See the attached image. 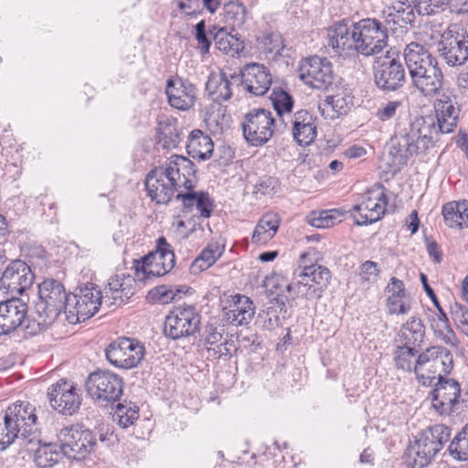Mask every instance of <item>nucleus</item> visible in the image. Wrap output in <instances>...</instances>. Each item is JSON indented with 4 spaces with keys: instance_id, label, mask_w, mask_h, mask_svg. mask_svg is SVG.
I'll return each mask as SVG.
<instances>
[{
    "instance_id": "1",
    "label": "nucleus",
    "mask_w": 468,
    "mask_h": 468,
    "mask_svg": "<svg viewBox=\"0 0 468 468\" xmlns=\"http://www.w3.org/2000/svg\"><path fill=\"white\" fill-rule=\"evenodd\" d=\"M383 14V25L376 18H365L355 23L342 19L327 31L328 46L337 54L356 51L365 57L375 56L388 46V27L393 32H406L415 20L414 6L409 0H394Z\"/></svg>"
},
{
    "instance_id": "2",
    "label": "nucleus",
    "mask_w": 468,
    "mask_h": 468,
    "mask_svg": "<svg viewBox=\"0 0 468 468\" xmlns=\"http://www.w3.org/2000/svg\"><path fill=\"white\" fill-rule=\"evenodd\" d=\"M433 106L436 120L432 117L416 118L391 140L389 154L399 164H404L412 155L425 153L438 140L439 133H450L456 128L461 105L452 90H441Z\"/></svg>"
},
{
    "instance_id": "3",
    "label": "nucleus",
    "mask_w": 468,
    "mask_h": 468,
    "mask_svg": "<svg viewBox=\"0 0 468 468\" xmlns=\"http://www.w3.org/2000/svg\"><path fill=\"white\" fill-rule=\"evenodd\" d=\"M35 408L28 402L18 401L0 412V452L6 450L16 440L21 446L39 444Z\"/></svg>"
},
{
    "instance_id": "4",
    "label": "nucleus",
    "mask_w": 468,
    "mask_h": 468,
    "mask_svg": "<svg viewBox=\"0 0 468 468\" xmlns=\"http://www.w3.org/2000/svg\"><path fill=\"white\" fill-rule=\"evenodd\" d=\"M71 299L62 282L46 279L38 284V300L35 303L32 320L26 326L27 334L36 335L52 324L59 314H69Z\"/></svg>"
},
{
    "instance_id": "5",
    "label": "nucleus",
    "mask_w": 468,
    "mask_h": 468,
    "mask_svg": "<svg viewBox=\"0 0 468 468\" xmlns=\"http://www.w3.org/2000/svg\"><path fill=\"white\" fill-rule=\"evenodd\" d=\"M403 56L413 86L425 97L438 95L444 78L437 59L415 42L406 46Z\"/></svg>"
},
{
    "instance_id": "6",
    "label": "nucleus",
    "mask_w": 468,
    "mask_h": 468,
    "mask_svg": "<svg viewBox=\"0 0 468 468\" xmlns=\"http://www.w3.org/2000/svg\"><path fill=\"white\" fill-rule=\"evenodd\" d=\"M307 253H302L298 269L294 271L297 285V296L306 300L319 299L328 287L331 281V271L319 264H307Z\"/></svg>"
},
{
    "instance_id": "7",
    "label": "nucleus",
    "mask_w": 468,
    "mask_h": 468,
    "mask_svg": "<svg viewBox=\"0 0 468 468\" xmlns=\"http://www.w3.org/2000/svg\"><path fill=\"white\" fill-rule=\"evenodd\" d=\"M452 369V356L442 346H431L419 355L414 364L418 381L423 386H431L435 379L443 378Z\"/></svg>"
},
{
    "instance_id": "8",
    "label": "nucleus",
    "mask_w": 468,
    "mask_h": 468,
    "mask_svg": "<svg viewBox=\"0 0 468 468\" xmlns=\"http://www.w3.org/2000/svg\"><path fill=\"white\" fill-rule=\"evenodd\" d=\"M437 52L450 67L463 65L468 60V30L460 23H452L441 33Z\"/></svg>"
},
{
    "instance_id": "9",
    "label": "nucleus",
    "mask_w": 468,
    "mask_h": 468,
    "mask_svg": "<svg viewBox=\"0 0 468 468\" xmlns=\"http://www.w3.org/2000/svg\"><path fill=\"white\" fill-rule=\"evenodd\" d=\"M373 73L377 87L384 91H395L406 81L404 66L399 52L394 48L375 58Z\"/></svg>"
},
{
    "instance_id": "10",
    "label": "nucleus",
    "mask_w": 468,
    "mask_h": 468,
    "mask_svg": "<svg viewBox=\"0 0 468 468\" xmlns=\"http://www.w3.org/2000/svg\"><path fill=\"white\" fill-rule=\"evenodd\" d=\"M59 448L64 455L72 460H84L94 452L97 440L89 429L72 425L60 430L58 434Z\"/></svg>"
},
{
    "instance_id": "11",
    "label": "nucleus",
    "mask_w": 468,
    "mask_h": 468,
    "mask_svg": "<svg viewBox=\"0 0 468 468\" xmlns=\"http://www.w3.org/2000/svg\"><path fill=\"white\" fill-rule=\"evenodd\" d=\"M175 266V254L171 245L165 237L156 240V250L144 256L142 262L135 265L136 276L139 280L160 277L168 273Z\"/></svg>"
},
{
    "instance_id": "12",
    "label": "nucleus",
    "mask_w": 468,
    "mask_h": 468,
    "mask_svg": "<svg viewBox=\"0 0 468 468\" xmlns=\"http://www.w3.org/2000/svg\"><path fill=\"white\" fill-rule=\"evenodd\" d=\"M200 315L193 305L175 307L165 321L164 332L171 339L177 340L194 335L199 331Z\"/></svg>"
},
{
    "instance_id": "13",
    "label": "nucleus",
    "mask_w": 468,
    "mask_h": 468,
    "mask_svg": "<svg viewBox=\"0 0 468 468\" xmlns=\"http://www.w3.org/2000/svg\"><path fill=\"white\" fill-rule=\"evenodd\" d=\"M122 378L109 370L95 371L86 381L88 394L98 402H115L122 396Z\"/></svg>"
},
{
    "instance_id": "14",
    "label": "nucleus",
    "mask_w": 468,
    "mask_h": 468,
    "mask_svg": "<svg viewBox=\"0 0 468 468\" xmlns=\"http://www.w3.org/2000/svg\"><path fill=\"white\" fill-rule=\"evenodd\" d=\"M105 355L112 365L130 369L137 367L144 359L145 348L137 339L120 337L108 346Z\"/></svg>"
},
{
    "instance_id": "15",
    "label": "nucleus",
    "mask_w": 468,
    "mask_h": 468,
    "mask_svg": "<svg viewBox=\"0 0 468 468\" xmlns=\"http://www.w3.org/2000/svg\"><path fill=\"white\" fill-rule=\"evenodd\" d=\"M274 122L270 111L261 108L251 110L242 122L245 140L252 146L263 145L273 135Z\"/></svg>"
},
{
    "instance_id": "16",
    "label": "nucleus",
    "mask_w": 468,
    "mask_h": 468,
    "mask_svg": "<svg viewBox=\"0 0 468 468\" xmlns=\"http://www.w3.org/2000/svg\"><path fill=\"white\" fill-rule=\"evenodd\" d=\"M387 205L388 198L385 188L378 186L377 188L368 190L363 196V200L353 207L351 215L356 225H368L382 218Z\"/></svg>"
},
{
    "instance_id": "17",
    "label": "nucleus",
    "mask_w": 468,
    "mask_h": 468,
    "mask_svg": "<svg viewBox=\"0 0 468 468\" xmlns=\"http://www.w3.org/2000/svg\"><path fill=\"white\" fill-rule=\"evenodd\" d=\"M74 305L69 306L67 319L69 323L84 322L93 316L104 303L102 292L93 283L80 288V292L72 296Z\"/></svg>"
},
{
    "instance_id": "18",
    "label": "nucleus",
    "mask_w": 468,
    "mask_h": 468,
    "mask_svg": "<svg viewBox=\"0 0 468 468\" xmlns=\"http://www.w3.org/2000/svg\"><path fill=\"white\" fill-rule=\"evenodd\" d=\"M298 72L306 85L317 90H327L334 80L333 66L326 58L313 56L303 59Z\"/></svg>"
},
{
    "instance_id": "19",
    "label": "nucleus",
    "mask_w": 468,
    "mask_h": 468,
    "mask_svg": "<svg viewBox=\"0 0 468 468\" xmlns=\"http://www.w3.org/2000/svg\"><path fill=\"white\" fill-rule=\"evenodd\" d=\"M231 79L236 85L242 84L244 89L254 96H263L270 90L272 76L270 69L261 63H248L239 71L232 73Z\"/></svg>"
},
{
    "instance_id": "20",
    "label": "nucleus",
    "mask_w": 468,
    "mask_h": 468,
    "mask_svg": "<svg viewBox=\"0 0 468 468\" xmlns=\"http://www.w3.org/2000/svg\"><path fill=\"white\" fill-rule=\"evenodd\" d=\"M47 395L51 408L62 415H73L81 404L80 390L63 378L52 384Z\"/></svg>"
},
{
    "instance_id": "21",
    "label": "nucleus",
    "mask_w": 468,
    "mask_h": 468,
    "mask_svg": "<svg viewBox=\"0 0 468 468\" xmlns=\"http://www.w3.org/2000/svg\"><path fill=\"white\" fill-rule=\"evenodd\" d=\"M145 188L150 198L156 204H168L180 189L175 177L168 175L165 166L151 170L145 178Z\"/></svg>"
},
{
    "instance_id": "22",
    "label": "nucleus",
    "mask_w": 468,
    "mask_h": 468,
    "mask_svg": "<svg viewBox=\"0 0 468 468\" xmlns=\"http://www.w3.org/2000/svg\"><path fill=\"white\" fill-rule=\"evenodd\" d=\"M35 280L31 267L21 260L12 261L4 270L0 287L22 294L31 288Z\"/></svg>"
},
{
    "instance_id": "23",
    "label": "nucleus",
    "mask_w": 468,
    "mask_h": 468,
    "mask_svg": "<svg viewBox=\"0 0 468 468\" xmlns=\"http://www.w3.org/2000/svg\"><path fill=\"white\" fill-rule=\"evenodd\" d=\"M27 304L20 298H11L0 303V336L8 335L25 323L32 320L27 315Z\"/></svg>"
},
{
    "instance_id": "24",
    "label": "nucleus",
    "mask_w": 468,
    "mask_h": 468,
    "mask_svg": "<svg viewBox=\"0 0 468 468\" xmlns=\"http://www.w3.org/2000/svg\"><path fill=\"white\" fill-rule=\"evenodd\" d=\"M460 392V385L456 380L440 378L431 391L433 409L441 415L450 414L458 402Z\"/></svg>"
},
{
    "instance_id": "25",
    "label": "nucleus",
    "mask_w": 468,
    "mask_h": 468,
    "mask_svg": "<svg viewBox=\"0 0 468 468\" xmlns=\"http://www.w3.org/2000/svg\"><path fill=\"white\" fill-rule=\"evenodd\" d=\"M134 282L135 281L131 275L124 273L112 276L102 292L104 304L111 307L125 303L134 293Z\"/></svg>"
},
{
    "instance_id": "26",
    "label": "nucleus",
    "mask_w": 468,
    "mask_h": 468,
    "mask_svg": "<svg viewBox=\"0 0 468 468\" xmlns=\"http://www.w3.org/2000/svg\"><path fill=\"white\" fill-rule=\"evenodd\" d=\"M170 106L180 111H187L194 106L197 88L188 80H168L165 89Z\"/></svg>"
},
{
    "instance_id": "27",
    "label": "nucleus",
    "mask_w": 468,
    "mask_h": 468,
    "mask_svg": "<svg viewBox=\"0 0 468 468\" xmlns=\"http://www.w3.org/2000/svg\"><path fill=\"white\" fill-rule=\"evenodd\" d=\"M451 431L449 427L443 424H436L423 431L415 440L414 443L422 452H427L428 457L433 460L443 445L449 441Z\"/></svg>"
},
{
    "instance_id": "28",
    "label": "nucleus",
    "mask_w": 468,
    "mask_h": 468,
    "mask_svg": "<svg viewBox=\"0 0 468 468\" xmlns=\"http://www.w3.org/2000/svg\"><path fill=\"white\" fill-rule=\"evenodd\" d=\"M292 133L300 145H309L316 137L314 116L306 110L296 112L292 117Z\"/></svg>"
},
{
    "instance_id": "29",
    "label": "nucleus",
    "mask_w": 468,
    "mask_h": 468,
    "mask_svg": "<svg viewBox=\"0 0 468 468\" xmlns=\"http://www.w3.org/2000/svg\"><path fill=\"white\" fill-rule=\"evenodd\" d=\"M168 175L175 177V181L179 188H193L191 176H194V164L186 157L182 155H172L165 165Z\"/></svg>"
},
{
    "instance_id": "30",
    "label": "nucleus",
    "mask_w": 468,
    "mask_h": 468,
    "mask_svg": "<svg viewBox=\"0 0 468 468\" xmlns=\"http://www.w3.org/2000/svg\"><path fill=\"white\" fill-rule=\"evenodd\" d=\"M227 72L211 73L206 83L208 97L217 103L229 101L232 96V86L236 82Z\"/></svg>"
},
{
    "instance_id": "31",
    "label": "nucleus",
    "mask_w": 468,
    "mask_h": 468,
    "mask_svg": "<svg viewBox=\"0 0 468 468\" xmlns=\"http://www.w3.org/2000/svg\"><path fill=\"white\" fill-rule=\"evenodd\" d=\"M353 106V97L346 90L326 96L319 105V110L326 119L334 120L339 115L346 114Z\"/></svg>"
},
{
    "instance_id": "32",
    "label": "nucleus",
    "mask_w": 468,
    "mask_h": 468,
    "mask_svg": "<svg viewBox=\"0 0 468 468\" xmlns=\"http://www.w3.org/2000/svg\"><path fill=\"white\" fill-rule=\"evenodd\" d=\"M255 307L252 301L245 295H236L229 310L227 312L228 321L235 325H246L254 317Z\"/></svg>"
},
{
    "instance_id": "33",
    "label": "nucleus",
    "mask_w": 468,
    "mask_h": 468,
    "mask_svg": "<svg viewBox=\"0 0 468 468\" xmlns=\"http://www.w3.org/2000/svg\"><path fill=\"white\" fill-rule=\"evenodd\" d=\"M424 336L425 326L422 321L416 316H411L401 325L395 341L397 344L414 346L417 348L423 342Z\"/></svg>"
},
{
    "instance_id": "34",
    "label": "nucleus",
    "mask_w": 468,
    "mask_h": 468,
    "mask_svg": "<svg viewBox=\"0 0 468 468\" xmlns=\"http://www.w3.org/2000/svg\"><path fill=\"white\" fill-rule=\"evenodd\" d=\"M181 142L177 122L174 118L161 117L158 120L157 144L165 150H173Z\"/></svg>"
},
{
    "instance_id": "35",
    "label": "nucleus",
    "mask_w": 468,
    "mask_h": 468,
    "mask_svg": "<svg viewBox=\"0 0 468 468\" xmlns=\"http://www.w3.org/2000/svg\"><path fill=\"white\" fill-rule=\"evenodd\" d=\"M225 245L218 240H211L202 250L197 258L190 265V272L197 274L211 267L223 254Z\"/></svg>"
},
{
    "instance_id": "36",
    "label": "nucleus",
    "mask_w": 468,
    "mask_h": 468,
    "mask_svg": "<svg viewBox=\"0 0 468 468\" xmlns=\"http://www.w3.org/2000/svg\"><path fill=\"white\" fill-rule=\"evenodd\" d=\"M213 148L211 138L200 130H194L188 135L186 149L193 158L207 160L211 157Z\"/></svg>"
},
{
    "instance_id": "37",
    "label": "nucleus",
    "mask_w": 468,
    "mask_h": 468,
    "mask_svg": "<svg viewBox=\"0 0 468 468\" xmlns=\"http://www.w3.org/2000/svg\"><path fill=\"white\" fill-rule=\"evenodd\" d=\"M442 216L450 228L468 227V201H452L442 207Z\"/></svg>"
},
{
    "instance_id": "38",
    "label": "nucleus",
    "mask_w": 468,
    "mask_h": 468,
    "mask_svg": "<svg viewBox=\"0 0 468 468\" xmlns=\"http://www.w3.org/2000/svg\"><path fill=\"white\" fill-rule=\"evenodd\" d=\"M65 456L63 451L55 443L39 445L35 452L34 462L38 468H51Z\"/></svg>"
},
{
    "instance_id": "39",
    "label": "nucleus",
    "mask_w": 468,
    "mask_h": 468,
    "mask_svg": "<svg viewBox=\"0 0 468 468\" xmlns=\"http://www.w3.org/2000/svg\"><path fill=\"white\" fill-rule=\"evenodd\" d=\"M210 34L213 32L210 30ZM214 40L218 50L234 56L243 50L244 46L236 36L227 33L225 28L221 27L214 33Z\"/></svg>"
},
{
    "instance_id": "40",
    "label": "nucleus",
    "mask_w": 468,
    "mask_h": 468,
    "mask_svg": "<svg viewBox=\"0 0 468 468\" xmlns=\"http://www.w3.org/2000/svg\"><path fill=\"white\" fill-rule=\"evenodd\" d=\"M264 286L272 293H277L278 295L287 292L292 297H298L296 280L293 278L292 282H288L287 278L281 273H273L266 277Z\"/></svg>"
},
{
    "instance_id": "41",
    "label": "nucleus",
    "mask_w": 468,
    "mask_h": 468,
    "mask_svg": "<svg viewBox=\"0 0 468 468\" xmlns=\"http://www.w3.org/2000/svg\"><path fill=\"white\" fill-rule=\"evenodd\" d=\"M280 310L278 303H270L265 309L258 314L256 323L265 330H273L281 325Z\"/></svg>"
},
{
    "instance_id": "42",
    "label": "nucleus",
    "mask_w": 468,
    "mask_h": 468,
    "mask_svg": "<svg viewBox=\"0 0 468 468\" xmlns=\"http://www.w3.org/2000/svg\"><path fill=\"white\" fill-rule=\"evenodd\" d=\"M416 354L417 350L414 346L397 344V349L395 351L394 356L397 368L408 372L414 369Z\"/></svg>"
},
{
    "instance_id": "43",
    "label": "nucleus",
    "mask_w": 468,
    "mask_h": 468,
    "mask_svg": "<svg viewBox=\"0 0 468 468\" xmlns=\"http://www.w3.org/2000/svg\"><path fill=\"white\" fill-rule=\"evenodd\" d=\"M224 20L227 24L235 27H241L245 20L247 10L246 7L237 1H229L224 5Z\"/></svg>"
},
{
    "instance_id": "44",
    "label": "nucleus",
    "mask_w": 468,
    "mask_h": 468,
    "mask_svg": "<svg viewBox=\"0 0 468 468\" xmlns=\"http://www.w3.org/2000/svg\"><path fill=\"white\" fill-rule=\"evenodd\" d=\"M341 216L342 214L336 209L314 211L309 215L308 222L316 229H326L340 222L341 219L339 218Z\"/></svg>"
},
{
    "instance_id": "45",
    "label": "nucleus",
    "mask_w": 468,
    "mask_h": 468,
    "mask_svg": "<svg viewBox=\"0 0 468 468\" xmlns=\"http://www.w3.org/2000/svg\"><path fill=\"white\" fill-rule=\"evenodd\" d=\"M114 416L118 419L119 425L125 429L133 425V422L138 419L139 409L135 404L132 402L125 404L118 403Z\"/></svg>"
},
{
    "instance_id": "46",
    "label": "nucleus",
    "mask_w": 468,
    "mask_h": 468,
    "mask_svg": "<svg viewBox=\"0 0 468 468\" xmlns=\"http://www.w3.org/2000/svg\"><path fill=\"white\" fill-rule=\"evenodd\" d=\"M271 100L276 113L282 117L283 113H290L293 107L292 97L280 88L272 90Z\"/></svg>"
},
{
    "instance_id": "47",
    "label": "nucleus",
    "mask_w": 468,
    "mask_h": 468,
    "mask_svg": "<svg viewBox=\"0 0 468 468\" xmlns=\"http://www.w3.org/2000/svg\"><path fill=\"white\" fill-rule=\"evenodd\" d=\"M431 459L428 457L416 443L410 444L406 452V462L411 468H424L431 463Z\"/></svg>"
},
{
    "instance_id": "48",
    "label": "nucleus",
    "mask_w": 468,
    "mask_h": 468,
    "mask_svg": "<svg viewBox=\"0 0 468 468\" xmlns=\"http://www.w3.org/2000/svg\"><path fill=\"white\" fill-rule=\"evenodd\" d=\"M449 452L455 460H468V437L462 431L451 441Z\"/></svg>"
},
{
    "instance_id": "49",
    "label": "nucleus",
    "mask_w": 468,
    "mask_h": 468,
    "mask_svg": "<svg viewBox=\"0 0 468 468\" xmlns=\"http://www.w3.org/2000/svg\"><path fill=\"white\" fill-rule=\"evenodd\" d=\"M450 313L457 326L468 336V307L454 303L451 305Z\"/></svg>"
},
{
    "instance_id": "50",
    "label": "nucleus",
    "mask_w": 468,
    "mask_h": 468,
    "mask_svg": "<svg viewBox=\"0 0 468 468\" xmlns=\"http://www.w3.org/2000/svg\"><path fill=\"white\" fill-rule=\"evenodd\" d=\"M380 273L378 264L372 261H366L359 267V278L363 282L374 283Z\"/></svg>"
},
{
    "instance_id": "51",
    "label": "nucleus",
    "mask_w": 468,
    "mask_h": 468,
    "mask_svg": "<svg viewBox=\"0 0 468 468\" xmlns=\"http://www.w3.org/2000/svg\"><path fill=\"white\" fill-rule=\"evenodd\" d=\"M386 302L389 314H406L411 308L410 301L407 296L405 298L387 299Z\"/></svg>"
},
{
    "instance_id": "52",
    "label": "nucleus",
    "mask_w": 468,
    "mask_h": 468,
    "mask_svg": "<svg viewBox=\"0 0 468 468\" xmlns=\"http://www.w3.org/2000/svg\"><path fill=\"white\" fill-rule=\"evenodd\" d=\"M197 210L202 218H209L214 208L213 200L209 197L206 192H199L197 200H196Z\"/></svg>"
},
{
    "instance_id": "53",
    "label": "nucleus",
    "mask_w": 468,
    "mask_h": 468,
    "mask_svg": "<svg viewBox=\"0 0 468 468\" xmlns=\"http://www.w3.org/2000/svg\"><path fill=\"white\" fill-rule=\"evenodd\" d=\"M195 37L198 43V48L200 49V52L202 54H207L209 51V48L211 45V42L209 38L207 37V32H206V23L204 20L199 21L195 26Z\"/></svg>"
},
{
    "instance_id": "54",
    "label": "nucleus",
    "mask_w": 468,
    "mask_h": 468,
    "mask_svg": "<svg viewBox=\"0 0 468 468\" xmlns=\"http://www.w3.org/2000/svg\"><path fill=\"white\" fill-rule=\"evenodd\" d=\"M385 290L388 293L387 299L405 298L407 296L404 282L396 277L390 278Z\"/></svg>"
},
{
    "instance_id": "55",
    "label": "nucleus",
    "mask_w": 468,
    "mask_h": 468,
    "mask_svg": "<svg viewBox=\"0 0 468 468\" xmlns=\"http://www.w3.org/2000/svg\"><path fill=\"white\" fill-rule=\"evenodd\" d=\"M185 190L186 192L180 188L176 195V200H181L184 211L186 212L196 207V200H197L199 192H195L192 188Z\"/></svg>"
},
{
    "instance_id": "56",
    "label": "nucleus",
    "mask_w": 468,
    "mask_h": 468,
    "mask_svg": "<svg viewBox=\"0 0 468 468\" xmlns=\"http://www.w3.org/2000/svg\"><path fill=\"white\" fill-rule=\"evenodd\" d=\"M223 329L212 324H207L205 326L203 333V339L206 345L212 346L217 345L222 339Z\"/></svg>"
},
{
    "instance_id": "57",
    "label": "nucleus",
    "mask_w": 468,
    "mask_h": 468,
    "mask_svg": "<svg viewBox=\"0 0 468 468\" xmlns=\"http://www.w3.org/2000/svg\"><path fill=\"white\" fill-rule=\"evenodd\" d=\"M275 234L276 232L268 231V229L263 227L261 223L258 221L251 236V241L254 244H266L274 237Z\"/></svg>"
},
{
    "instance_id": "58",
    "label": "nucleus",
    "mask_w": 468,
    "mask_h": 468,
    "mask_svg": "<svg viewBox=\"0 0 468 468\" xmlns=\"http://www.w3.org/2000/svg\"><path fill=\"white\" fill-rule=\"evenodd\" d=\"M150 295L153 299L158 301L161 304L168 303L173 301L176 297V292L166 286H157L150 292Z\"/></svg>"
},
{
    "instance_id": "59",
    "label": "nucleus",
    "mask_w": 468,
    "mask_h": 468,
    "mask_svg": "<svg viewBox=\"0 0 468 468\" xmlns=\"http://www.w3.org/2000/svg\"><path fill=\"white\" fill-rule=\"evenodd\" d=\"M444 0H417L415 5L419 14L430 16L435 14Z\"/></svg>"
},
{
    "instance_id": "60",
    "label": "nucleus",
    "mask_w": 468,
    "mask_h": 468,
    "mask_svg": "<svg viewBox=\"0 0 468 468\" xmlns=\"http://www.w3.org/2000/svg\"><path fill=\"white\" fill-rule=\"evenodd\" d=\"M260 223L268 229V231L276 232L281 224V218L277 213L267 212L259 220Z\"/></svg>"
},
{
    "instance_id": "61",
    "label": "nucleus",
    "mask_w": 468,
    "mask_h": 468,
    "mask_svg": "<svg viewBox=\"0 0 468 468\" xmlns=\"http://www.w3.org/2000/svg\"><path fill=\"white\" fill-rule=\"evenodd\" d=\"M178 8L188 16H196L200 13V0H176Z\"/></svg>"
},
{
    "instance_id": "62",
    "label": "nucleus",
    "mask_w": 468,
    "mask_h": 468,
    "mask_svg": "<svg viewBox=\"0 0 468 468\" xmlns=\"http://www.w3.org/2000/svg\"><path fill=\"white\" fill-rule=\"evenodd\" d=\"M400 105L401 102L398 101H388L381 109H378L377 116L381 121L390 120L395 116L397 110Z\"/></svg>"
},
{
    "instance_id": "63",
    "label": "nucleus",
    "mask_w": 468,
    "mask_h": 468,
    "mask_svg": "<svg viewBox=\"0 0 468 468\" xmlns=\"http://www.w3.org/2000/svg\"><path fill=\"white\" fill-rule=\"evenodd\" d=\"M270 44H273L272 47H266V51L269 53H274L275 55H281V50L283 48L282 43V37L278 34H271L265 38Z\"/></svg>"
},
{
    "instance_id": "64",
    "label": "nucleus",
    "mask_w": 468,
    "mask_h": 468,
    "mask_svg": "<svg viewBox=\"0 0 468 468\" xmlns=\"http://www.w3.org/2000/svg\"><path fill=\"white\" fill-rule=\"evenodd\" d=\"M229 342L216 345L214 347H207L208 355L214 358H220L223 356H230V349L228 347Z\"/></svg>"
}]
</instances>
